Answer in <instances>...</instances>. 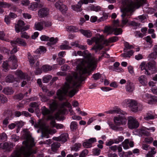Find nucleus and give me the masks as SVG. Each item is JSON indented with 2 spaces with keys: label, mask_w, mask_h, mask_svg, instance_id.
I'll return each mask as SVG.
<instances>
[{
  "label": "nucleus",
  "mask_w": 157,
  "mask_h": 157,
  "mask_svg": "<svg viewBox=\"0 0 157 157\" xmlns=\"http://www.w3.org/2000/svg\"><path fill=\"white\" fill-rule=\"evenodd\" d=\"M77 54L82 56L86 59H80L76 61V72L66 77L67 82L65 83L62 90L59 89L57 92V95L60 100L65 98L68 92L70 97H72L77 92L78 90L75 89L69 90L71 88H77L80 86L82 82L85 79L84 74L89 73L90 72V67L95 65L98 61L97 59L92 56L87 50L83 52L78 51L77 52Z\"/></svg>",
  "instance_id": "1"
},
{
  "label": "nucleus",
  "mask_w": 157,
  "mask_h": 157,
  "mask_svg": "<svg viewBox=\"0 0 157 157\" xmlns=\"http://www.w3.org/2000/svg\"><path fill=\"white\" fill-rule=\"evenodd\" d=\"M25 141L23 142L24 146L15 151L12 154V157H29L32 153L31 148L35 145L34 140L31 138L27 129L23 130Z\"/></svg>",
  "instance_id": "2"
},
{
  "label": "nucleus",
  "mask_w": 157,
  "mask_h": 157,
  "mask_svg": "<svg viewBox=\"0 0 157 157\" xmlns=\"http://www.w3.org/2000/svg\"><path fill=\"white\" fill-rule=\"evenodd\" d=\"M121 11L122 13L121 15L122 20L121 27H123L128 23V20L126 16L128 15L127 13L132 11L135 7L133 2L131 0H122Z\"/></svg>",
  "instance_id": "3"
},
{
  "label": "nucleus",
  "mask_w": 157,
  "mask_h": 157,
  "mask_svg": "<svg viewBox=\"0 0 157 157\" xmlns=\"http://www.w3.org/2000/svg\"><path fill=\"white\" fill-rule=\"evenodd\" d=\"M25 24L23 21L19 20L15 25V29L16 32L18 33L20 31H26L29 28V26L27 25L24 26Z\"/></svg>",
  "instance_id": "4"
},
{
  "label": "nucleus",
  "mask_w": 157,
  "mask_h": 157,
  "mask_svg": "<svg viewBox=\"0 0 157 157\" xmlns=\"http://www.w3.org/2000/svg\"><path fill=\"white\" fill-rule=\"evenodd\" d=\"M128 128L131 129L136 128L139 126L138 121L134 117H128Z\"/></svg>",
  "instance_id": "5"
},
{
  "label": "nucleus",
  "mask_w": 157,
  "mask_h": 157,
  "mask_svg": "<svg viewBox=\"0 0 157 157\" xmlns=\"http://www.w3.org/2000/svg\"><path fill=\"white\" fill-rule=\"evenodd\" d=\"M127 104L132 111L134 112L137 111L138 106L136 101L130 99L128 101Z\"/></svg>",
  "instance_id": "6"
},
{
  "label": "nucleus",
  "mask_w": 157,
  "mask_h": 157,
  "mask_svg": "<svg viewBox=\"0 0 157 157\" xmlns=\"http://www.w3.org/2000/svg\"><path fill=\"white\" fill-rule=\"evenodd\" d=\"M103 40L104 36L100 35L99 34H97L96 36L92 37L91 40L88 39L87 42L89 44L91 45L93 42H95L96 44V42L98 43L99 41H102Z\"/></svg>",
  "instance_id": "7"
},
{
  "label": "nucleus",
  "mask_w": 157,
  "mask_h": 157,
  "mask_svg": "<svg viewBox=\"0 0 157 157\" xmlns=\"http://www.w3.org/2000/svg\"><path fill=\"white\" fill-rule=\"evenodd\" d=\"M10 43L13 46H14L17 44L24 47L27 45L26 43L25 40L20 38H17L15 40L11 41Z\"/></svg>",
  "instance_id": "8"
},
{
  "label": "nucleus",
  "mask_w": 157,
  "mask_h": 157,
  "mask_svg": "<svg viewBox=\"0 0 157 157\" xmlns=\"http://www.w3.org/2000/svg\"><path fill=\"white\" fill-rule=\"evenodd\" d=\"M84 4L82 0H80L77 4L72 5L71 6V9L77 12H80L83 9L82 7V5Z\"/></svg>",
  "instance_id": "9"
},
{
  "label": "nucleus",
  "mask_w": 157,
  "mask_h": 157,
  "mask_svg": "<svg viewBox=\"0 0 157 157\" xmlns=\"http://www.w3.org/2000/svg\"><path fill=\"white\" fill-rule=\"evenodd\" d=\"M49 10L46 8H42L38 12V16L40 18L46 17L49 14Z\"/></svg>",
  "instance_id": "10"
},
{
  "label": "nucleus",
  "mask_w": 157,
  "mask_h": 157,
  "mask_svg": "<svg viewBox=\"0 0 157 157\" xmlns=\"http://www.w3.org/2000/svg\"><path fill=\"white\" fill-rule=\"evenodd\" d=\"M126 121L125 118L121 117H115L114 119V123L117 125L125 124L126 122Z\"/></svg>",
  "instance_id": "11"
},
{
  "label": "nucleus",
  "mask_w": 157,
  "mask_h": 157,
  "mask_svg": "<svg viewBox=\"0 0 157 157\" xmlns=\"http://www.w3.org/2000/svg\"><path fill=\"white\" fill-rule=\"evenodd\" d=\"M156 62L154 61H152L147 63L146 64V67L147 70L149 71L152 72L155 71L156 69Z\"/></svg>",
  "instance_id": "12"
},
{
  "label": "nucleus",
  "mask_w": 157,
  "mask_h": 157,
  "mask_svg": "<svg viewBox=\"0 0 157 157\" xmlns=\"http://www.w3.org/2000/svg\"><path fill=\"white\" fill-rule=\"evenodd\" d=\"M68 135L67 133L61 134L59 136L55 137L53 138V139L56 141H62L65 142L67 141Z\"/></svg>",
  "instance_id": "13"
},
{
  "label": "nucleus",
  "mask_w": 157,
  "mask_h": 157,
  "mask_svg": "<svg viewBox=\"0 0 157 157\" xmlns=\"http://www.w3.org/2000/svg\"><path fill=\"white\" fill-rule=\"evenodd\" d=\"M126 91L129 93H132L135 89V86L133 84L129 81H128L126 86Z\"/></svg>",
  "instance_id": "14"
},
{
  "label": "nucleus",
  "mask_w": 157,
  "mask_h": 157,
  "mask_svg": "<svg viewBox=\"0 0 157 157\" xmlns=\"http://www.w3.org/2000/svg\"><path fill=\"white\" fill-rule=\"evenodd\" d=\"M10 59L12 61V66L11 68L12 69H16L18 67L17 64V60L15 56L12 55L10 58Z\"/></svg>",
  "instance_id": "15"
},
{
  "label": "nucleus",
  "mask_w": 157,
  "mask_h": 157,
  "mask_svg": "<svg viewBox=\"0 0 157 157\" xmlns=\"http://www.w3.org/2000/svg\"><path fill=\"white\" fill-rule=\"evenodd\" d=\"M103 41H99L98 43L96 42V44L94 46V47L92 48V50H94L95 52H97L98 50L99 49V50L103 48Z\"/></svg>",
  "instance_id": "16"
},
{
  "label": "nucleus",
  "mask_w": 157,
  "mask_h": 157,
  "mask_svg": "<svg viewBox=\"0 0 157 157\" xmlns=\"http://www.w3.org/2000/svg\"><path fill=\"white\" fill-rule=\"evenodd\" d=\"M5 81L6 82L12 83L14 81L18 82L17 78H15L14 75H9L7 76L5 78Z\"/></svg>",
  "instance_id": "17"
},
{
  "label": "nucleus",
  "mask_w": 157,
  "mask_h": 157,
  "mask_svg": "<svg viewBox=\"0 0 157 157\" xmlns=\"http://www.w3.org/2000/svg\"><path fill=\"white\" fill-rule=\"evenodd\" d=\"M153 52L151 53L148 56L150 59H156L157 57V45H155L153 48Z\"/></svg>",
  "instance_id": "18"
},
{
  "label": "nucleus",
  "mask_w": 157,
  "mask_h": 157,
  "mask_svg": "<svg viewBox=\"0 0 157 157\" xmlns=\"http://www.w3.org/2000/svg\"><path fill=\"white\" fill-rule=\"evenodd\" d=\"M13 147V145L12 143L5 142L3 144L2 148L3 149H6L7 151H10Z\"/></svg>",
  "instance_id": "19"
},
{
  "label": "nucleus",
  "mask_w": 157,
  "mask_h": 157,
  "mask_svg": "<svg viewBox=\"0 0 157 157\" xmlns=\"http://www.w3.org/2000/svg\"><path fill=\"white\" fill-rule=\"evenodd\" d=\"M50 125L51 127H56L57 129L62 128L63 126L62 124H56L55 120H52L50 122Z\"/></svg>",
  "instance_id": "20"
},
{
  "label": "nucleus",
  "mask_w": 157,
  "mask_h": 157,
  "mask_svg": "<svg viewBox=\"0 0 157 157\" xmlns=\"http://www.w3.org/2000/svg\"><path fill=\"white\" fill-rule=\"evenodd\" d=\"M140 67L141 70H145V74L147 75H149L151 74V73L147 69L146 67V64L145 62H142L140 66Z\"/></svg>",
  "instance_id": "21"
},
{
  "label": "nucleus",
  "mask_w": 157,
  "mask_h": 157,
  "mask_svg": "<svg viewBox=\"0 0 157 157\" xmlns=\"http://www.w3.org/2000/svg\"><path fill=\"white\" fill-rule=\"evenodd\" d=\"M118 40V37L117 36H113L111 37L108 40H105L104 38L103 40L102 41L103 44H107L109 43L114 42L117 41Z\"/></svg>",
  "instance_id": "22"
},
{
  "label": "nucleus",
  "mask_w": 157,
  "mask_h": 157,
  "mask_svg": "<svg viewBox=\"0 0 157 157\" xmlns=\"http://www.w3.org/2000/svg\"><path fill=\"white\" fill-rule=\"evenodd\" d=\"M2 91L7 95H11L13 93V91L12 88L9 87L4 88Z\"/></svg>",
  "instance_id": "23"
},
{
  "label": "nucleus",
  "mask_w": 157,
  "mask_h": 157,
  "mask_svg": "<svg viewBox=\"0 0 157 157\" xmlns=\"http://www.w3.org/2000/svg\"><path fill=\"white\" fill-rule=\"evenodd\" d=\"M145 0H136L133 2L134 6L139 8L145 2Z\"/></svg>",
  "instance_id": "24"
},
{
  "label": "nucleus",
  "mask_w": 157,
  "mask_h": 157,
  "mask_svg": "<svg viewBox=\"0 0 157 157\" xmlns=\"http://www.w3.org/2000/svg\"><path fill=\"white\" fill-rule=\"evenodd\" d=\"M60 144L58 142H55L51 145V149L54 152H56L60 147Z\"/></svg>",
  "instance_id": "25"
},
{
  "label": "nucleus",
  "mask_w": 157,
  "mask_h": 157,
  "mask_svg": "<svg viewBox=\"0 0 157 157\" xmlns=\"http://www.w3.org/2000/svg\"><path fill=\"white\" fill-rule=\"evenodd\" d=\"M55 69L54 66L53 67L48 65H43L41 68L43 71L44 72H47L52 70L53 69Z\"/></svg>",
  "instance_id": "26"
},
{
  "label": "nucleus",
  "mask_w": 157,
  "mask_h": 157,
  "mask_svg": "<svg viewBox=\"0 0 157 157\" xmlns=\"http://www.w3.org/2000/svg\"><path fill=\"white\" fill-rule=\"evenodd\" d=\"M15 74L18 77L22 79H25V75L24 73L20 70H18L15 72Z\"/></svg>",
  "instance_id": "27"
},
{
  "label": "nucleus",
  "mask_w": 157,
  "mask_h": 157,
  "mask_svg": "<svg viewBox=\"0 0 157 157\" xmlns=\"http://www.w3.org/2000/svg\"><path fill=\"white\" fill-rule=\"evenodd\" d=\"M41 112L44 116L48 115L51 113V111L49 109L46 108L44 106L41 108Z\"/></svg>",
  "instance_id": "28"
},
{
  "label": "nucleus",
  "mask_w": 157,
  "mask_h": 157,
  "mask_svg": "<svg viewBox=\"0 0 157 157\" xmlns=\"http://www.w3.org/2000/svg\"><path fill=\"white\" fill-rule=\"evenodd\" d=\"M138 80L140 83L144 86L147 84L146 82V77L145 75H141L139 77Z\"/></svg>",
  "instance_id": "29"
},
{
  "label": "nucleus",
  "mask_w": 157,
  "mask_h": 157,
  "mask_svg": "<svg viewBox=\"0 0 157 157\" xmlns=\"http://www.w3.org/2000/svg\"><path fill=\"white\" fill-rule=\"evenodd\" d=\"M81 33L87 37H90L92 36V33L89 30H80Z\"/></svg>",
  "instance_id": "30"
},
{
  "label": "nucleus",
  "mask_w": 157,
  "mask_h": 157,
  "mask_svg": "<svg viewBox=\"0 0 157 157\" xmlns=\"http://www.w3.org/2000/svg\"><path fill=\"white\" fill-rule=\"evenodd\" d=\"M43 21L35 23V27L36 29L39 31L42 30L43 29Z\"/></svg>",
  "instance_id": "31"
},
{
  "label": "nucleus",
  "mask_w": 157,
  "mask_h": 157,
  "mask_svg": "<svg viewBox=\"0 0 157 157\" xmlns=\"http://www.w3.org/2000/svg\"><path fill=\"white\" fill-rule=\"evenodd\" d=\"M128 25L129 26H132L134 27V29H136L138 27H139L141 24L139 23L136 22L134 21H132L128 23Z\"/></svg>",
  "instance_id": "32"
},
{
  "label": "nucleus",
  "mask_w": 157,
  "mask_h": 157,
  "mask_svg": "<svg viewBox=\"0 0 157 157\" xmlns=\"http://www.w3.org/2000/svg\"><path fill=\"white\" fill-rule=\"evenodd\" d=\"M38 7V4L36 2L32 3L29 6V9L31 10H36Z\"/></svg>",
  "instance_id": "33"
},
{
  "label": "nucleus",
  "mask_w": 157,
  "mask_h": 157,
  "mask_svg": "<svg viewBox=\"0 0 157 157\" xmlns=\"http://www.w3.org/2000/svg\"><path fill=\"white\" fill-rule=\"evenodd\" d=\"M150 149L151 150L147 154L146 157H154L153 155L156 153V151H155V148L154 147L151 148Z\"/></svg>",
  "instance_id": "34"
},
{
  "label": "nucleus",
  "mask_w": 157,
  "mask_h": 157,
  "mask_svg": "<svg viewBox=\"0 0 157 157\" xmlns=\"http://www.w3.org/2000/svg\"><path fill=\"white\" fill-rule=\"evenodd\" d=\"M77 128V124L76 122L72 121L70 125L71 129L73 131L76 130Z\"/></svg>",
  "instance_id": "35"
},
{
  "label": "nucleus",
  "mask_w": 157,
  "mask_h": 157,
  "mask_svg": "<svg viewBox=\"0 0 157 157\" xmlns=\"http://www.w3.org/2000/svg\"><path fill=\"white\" fill-rule=\"evenodd\" d=\"M28 58L30 63L31 66H33L35 63V60L33 57L32 56L30 53H28Z\"/></svg>",
  "instance_id": "36"
},
{
  "label": "nucleus",
  "mask_w": 157,
  "mask_h": 157,
  "mask_svg": "<svg viewBox=\"0 0 157 157\" xmlns=\"http://www.w3.org/2000/svg\"><path fill=\"white\" fill-rule=\"evenodd\" d=\"M66 29L67 31L69 32H74L77 30L76 27L73 26H68Z\"/></svg>",
  "instance_id": "37"
},
{
  "label": "nucleus",
  "mask_w": 157,
  "mask_h": 157,
  "mask_svg": "<svg viewBox=\"0 0 157 157\" xmlns=\"http://www.w3.org/2000/svg\"><path fill=\"white\" fill-rule=\"evenodd\" d=\"M90 10L91 11H94L98 12L101 10V8L99 6H95L94 5H91L90 7Z\"/></svg>",
  "instance_id": "38"
},
{
  "label": "nucleus",
  "mask_w": 157,
  "mask_h": 157,
  "mask_svg": "<svg viewBox=\"0 0 157 157\" xmlns=\"http://www.w3.org/2000/svg\"><path fill=\"white\" fill-rule=\"evenodd\" d=\"M0 101L2 103H5L7 102L8 99L3 94H0Z\"/></svg>",
  "instance_id": "39"
},
{
  "label": "nucleus",
  "mask_w": 157,
  "mask_h": 157,
  "mask_svg": "<svg viewBox=\"0 0 157 157\" xmlns=\"http://www.w3.org/2000/svg\"><path fill=\"white\" fill-rule=\"evenodd\" d=\"M81 144H75L74 146L72 147L71 150L76 151H77L81 148Z\"/></svg>",
  "instance_id": "40"
},
{
  "label": "nucleus",
  "mask_w": 157,
  "mask_h": 157,
  "mask_svg": "<svg viewBox=\"0 0 157 157\" xmlns=\"http://www.w3.org/2000/svg\"><path fill=\"white\" fill-rule=\"evenodd\" d=\"M46 50L44 46H41L36 51V52L38 53H44L46 52Z\"/></svg>",
  "instance_id": "41"
},
{
  "label": "nucleus",
  "mask_w": 157,
  "mask_h": 157,
  "mask_svg": "<svg viewBox=\"0 0 157 157\" xmlns=\"http://www.w3.org/2000/svg\"><path fill=\"white\" fill-rule=\"evenodd\" d=\"M25 31H20V32H21V37L22 38H24L26 39H28L29 38V36L28 35L27 33L25 32Z\"/></svg>",
  "instance_id": "42"
},
{
  "label": "nucleus",
  "mask_w": 157,
  "mask_h": 157,
  "mask_svg": "<svg viewBox=\"0 0 157 157\" xmlns=\"http://www.w3.org/2000/svg\"><path fill=\"white\" fill-rule=\"evenodd\" d=\"M123 111L118 108H117L114 109L112 110L109 112V113H116L118 114H123Z\"/></svg>",
  "instance_id": "43"
},
{
  "label": "nucleus",
  "mask_w": 157,
  "mask_h": 157,
  "mask_svg": "<svg viewBox=\"0 0 157 157\" xmlns=\"http://www.w3.org/2000/svg\"><path fill=\"white\" fill-rule=\"evenodd\" d=\"M52 76L50 75H48L44 77L43 79V82L44 83H47L52 78Z\"/></svg>",
  "instance_id": "44"
},
{
  "label": "nucleus",
  "mask_w": 157,
  "mask_h": 157,
  "mask_svg": "<svg viewBox=\"0 0 157 157\" xmlns=\"http://www.w3.org/2000/svg\"><path fill=\"white\" fill-rule=\"evenodd\" d=\"M57 105L55 101H53L50 105V107L52 110L56 109L57 107Z\"/></svg>",
  "instance_id": "45"
},
{
  "label": "nucleus",
  "mask_w": 157,
  "mask_h": 157,
  "mask_svg": "<svg viewBox=\"0 0 157 157\" xmlns=\"http://www.w3.org/2000/svg\"><path fill=\"white\" fill-rule=\"evenodd\" d=\"M154 118V116L149 113H147L146 116L144 117V119L146 120L153 119Z\"/></svg>",
  "instance_id": "46"
},
{
  "label": "nucleus",
  "mask_w": 157,
  "mask_h": 157,
  "mask_svg": "<svg viewBox=\"0 0 157 157\" xmlns=\"http://www.w3.org/2000/svg\"><path fill=\"white\" fill-rule=\"evenodd\" d=\"M59 10L63 13H66V11L67 10V7L66 5L63 4L62 5V6L60 7Z\"/></svg>",
  "instance_id": "47"
},
{
  "label": "nucleus",
  "mask_w": 157,
  "mask_h": 157,
  "mask_svg": "<svg viewBox=\"0 0 157 157\" xmlns=\"http://www.w3.org/2000/svg\"><path fill=\"white\" fill-rule=\"evenodd\" d=\"M88 153V150L87 149H85L82 151L80 153L79 157H85Z\"/></svg>",
  "instance_id": "48"
},
{
  "label": "nucleus",
  "mask_w": 157,
  "mask_h": 157,
  "mask_svg": "<svg viewBox=\"0 0 157 157\" xmlns=\"http://www.w3.org/2000/svg\"><path fill=\"white\" fill-rule=\"evenodd\" d=\"M24 97V95L22 93H20L15 95L14 96V98L16 99L21 100Z\"/></svg>",
  "instance_id": "49"
},
{
  "label": "nucleus",
  "mask_w": 157,
  "mask_h": 157,
  "mask_svg": "<svg viewBox=\"0 0 157 157\" xmlns=\"http://www.w3.org/2000/svg\"><path fill=\"white\" fill-rule=\"evenodd\" d=\"M150 98L151 99L149 100L148 101V103L149 104H151L153 102H157V97L155 96H151Z\"/></svg>",
  "instance_id": "50"
},
{
  "label": "nucleus",
  "mask_w": 157,
  "mask_h": 157,
  "mask_svg": "<svg viewBox=\"0 0 157 157\" xmlns=\"http://www.w3.org/2000/svg\"><path fill=\"white\" fill-rule=\"evenodd\" d=\"M65 106H67L71 109V104L68 102H63L61 105L60 107L61 108H63Z\"/></svg>",
  "instance_id": "51"
},
{
  "label": "nucleus",
  "mask_w": 157,
  "mask_h": 157,
  "mask_svg": "<svg viewBox=\"0 0 157 157\" xmlns=\"http://www.w3.org/2000/svg\"><path fill=\"white\" fill-rule=\"evenodd\" d=\"M82 145L86 148H90L92 146V144H90L88 141L83 142Z\"/></svg>",
  "instance_id": "52"
},
{
  "label": "nucleus",
  "mask_w": 157,
  "mask_h": 157,
  "mask_svg": "<svg viewBox=\"0 0 157 157\" xmlns=\"http://www.w3.org/2000/svg\"><path fill=\"white\" fill-rule=\"evenodd\" d=\"M113 30L114 31L115 34L116 35H118L119 33H121L122 32V30L121 28L118 29L113 27Z\"/></svg>",
  "instance_id": "53"
},
{
  "label": "nucleus",
  "mask_w": 157,
  "mask_h": 157,
  "mask_svg": "<svg viewBox=\"0 0 157 157\" xmlns=\"http://www.w3.org/2000/svg\"><path fill=\"white\" fill-rule=\"evenodd\" d=\"M2 67L4 69V70L5 71H6L9 70L8 68V63L7 62H4L2 64Z\"/></svg>",
  "instance_id": "54"
},
{
  "label": "nucleus",
  "mask_w": 157,
  "mask_h": 157,
  "mask_svg": "<svg viewBox=\"0 0 157 157\" xmlns=\"http://www.w3.org/2000/svg\"><path fill=\"white\" fill-rule=\"evenodd\" d=\"M58 40V39L57 38H54L53 37H52L50 38L49 37V39L48 40L49 42L52 43V44H55Z\"/></svg>",
  "instance_id": "55"
},
{
  "label": "nucleus",
  "mask_w": 157,
  "mask_h": 157,
  "mask_svg": "<svg viewBox=\"0 0 157 157\" xmlns=\"http://www.w3.org/2000/svg\"><path fill=\"white\" fill-rule=\"evenodd\" d=\"M111 28L110 27H108V26H105V27L104 30V33H108L107 35L111 34L112 33L111 32L110 30Z\"/></svg>",
  "instance_id": "56"
},
{
  "label": "nucleus",
  "mask_w": 157,
  "mask_h": 157,
  "mask_svg": "<svg viewBox=\"0 0 157 157\" xmlns=\"http://www.w3.org/2000/svg\"><path fill=\"white\" fill-rule=\"evenodd\" d=\"M43 24H44V26L46 27H49L52 25V23L51 21H43Z\"/></svg>",
  "instance_id": "57"
},
{
  "label": "nucleus",
  "mask_w": 157,
  "mask_h": 157,
  "mask_svg": "<svg viewBox=\"0 0 157 157\" xmlns=\"http://www.w3.org/2000/svg\"><path fill=\"white\" fill-rule=\"evenodd\" d=\"M101 77V75L98 73L94 74L93 75V78L95 80L98 79Z\"/></svg>",
  "instance_id": "58"
},
{
  "label": "nucleus",
  "mask_w": 157,
  "mask_h": 157,
  "mask_svg": "<svg viewBox=\"0 0 157 157\" xmlns=\"http://www.w3.org/2000/svg\"><path fill=\"white\" fill-rule=\"evenodd\" d=\"M63 4L60 2L58 1L56 2L55 4V6L56 8L59 10L60 7L62 6Z\"/></svg>",
  "instance_id": "59"
},
{
  "label": "nucleus",
  "mask_w": 157,
  "mask_h": 157,
  "mask_svg": "<svg viewBox=\"0 0 157 157\" xmlns=\"http://www.w3.org/2000/svg\"><path fill=\"white\" fill-rule=\"evenodd\" d=\"M59 64L61 65L64 64L65 62V60L64 59H62L61 57H59L57 59Z\"/></svg>",
  "instance_id": "60"
},
{
  "label": "nucleus",
  "mask_w": 157,
  "mask_h": 157,
  "mask_svg": "<svg viewBox=\"0 0 157 157\" xmlns=\"http://www.w3.org/2000/svg\"><path fill=\"white\" fill-rule=\"evenodd\" d=\"M5 35V34L3 31H0V40L6 41V40L4 37Z\"/></svg>",
  "instance_id": "61"
},
{
  "label": "nucleus",
  "mask_w": 157,
  "mask_h": 157,
  "mask_svg": "<svg viewBox=\"0 0 157 157\" xmlns=\"http://www.w3.org/2000/svg\"><path fill=\"white\" fill-rule=\"evenodd\" d=\"M10 5L7 3L4 2H0V7L5 8L9 7Z\"/></svg>",
  "instance_id": "62"
},
{
  "label": "nucleus",
  "mask_w": 157,
  "mask_h": 157,
  "mask_svg": "<svg viewBox=\"0 0 157 157\" xmlns=\"http://www.w3.org/2000/svg\"><path fill=\"white\" fill-rule=\"evenodd\" d=\"M124 139L122 136H119L118 138L114 140L115 143H118L119 142H122Z\"/></svg>",
  "instance_id": "63"
},
{
  "label": "nucleus",
  "mask_w": 157,
  "mask_h": 157,
  "mask_svg": "<svg viewBox=\"0 0 157 157\" xmlns=\"http://www.w3.org/2000/svg\"><path fill=\"white\" fill-rule=\"evenodd\" d=\"M70 67L66 64H65L61 67V70L62 71H66L69 69Z\"/></svg>",
  "instance_id": "64"
}]
</instances>
